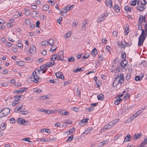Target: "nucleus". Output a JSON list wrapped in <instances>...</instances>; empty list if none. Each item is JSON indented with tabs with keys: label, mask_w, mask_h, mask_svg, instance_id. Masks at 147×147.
I'll list each match as a JSON object with an SVG mask.
<instances>
[{
	"label": "nucleus",
	"mask_w": 147,
	"mask_h": 147,
	"mask_svg": "<svg viewBox=\"0 0 147 147\" xmlns=\"http://www.w3.org/2000/svg\"><path fill=\"white\" fill-rule=\"evenodd\" d=\"M113 9L116 12H119L120 11V7L117 4L115 5L113 7Z\"/></svg>",
	"instance_id": "nucleus-10"
},
{
	"label": "nucleus",
	"mask_w": 147,
	"mask_h": 147,
	"mask_svg": "<svg viewBox=\"0 0 147 147\" xmlns=\"http://www.w3.org/2000/svg\"><path fill=\"white\" fill-rule=\"evenodd\" d=\"M136 0H134L131 2L130 4L131 5L135 6L136 4Z\"/></svg>",
	"instance_id": "nucleus-39"
},
{
	"label": "nucleus",
	"mask_w": 147,
	"mask_h": 147,
	"mask_svg": "<svg viewBox=\"0 0 147 147\" xmlns=\"http://www.w3.org/2000/svg\"><path fill=\"white\" fill-rule=\"evenodd\" d=\"M5 124H4L3 125H2L0 127V129L2 130H4L5 128Z\"/></svg>",
	"instance_id": "nucleus-56"
},
{
	"label": "nucleus",
	"mask_w": 147,
	"mask_h": 147,
	"mask_svg": "<svg viewBox=\"0 0 147 147\" xmlns=\"http://www.w3.org/2000/svg\"><path fill=\"white\" fill-rule=\"evenodd\" d=\"M136 117V115H134L133 116H131L129 118L131 119V121H132L133 119H134Z\"/></svg>",
	"instance_id": "nucleus-54"
},
{
	"label": "nucleus",
	"mask_w": 147,
	"mask_h": 147,
	"mask_svg": "<svg viewBox=\"0 0 147 147\" xmlns=\"http://www.w3.org/2000/svg\"><path fill=\"white\" fill-rule=\"evenodd\" d=\"M145 35H147V24H146L145 25Z\"/></svg>",
	"instance_id": "nucleus-46"
},
{
	"label": "nucleus",
	"mask_w": 147,
	"mask_h": 147,
	"mask_svg": "<svg viewBox=\"0 0 147 147\" xmlns=\"http://www.w3.org/2000/svg\"><path fill=\"white\" fill-rule=\"evenodd\" d=\"M54 111H50L48 110H46V113L48 114H52L54 113Z\"/></svg>",
	"instance_id": "nucleus-37"
},
{
	"label": "nucleus",
	"mask_w": 147,
	"mask_h": 147,
	"mask_svg": "<svg viewBox=\"0 0 147 147\" xmlns=\"http://www.w3.org/2000/svg\"><path fill=\"white\" fill-rule=\"evenodd\" d=\"M82 68H80L76 69V70H74V72H77L78 71H82Z\"/></svg>",
	"instance_id": "nucleus-59"
},
{
	"label": "nucleus",
	"mask_w": 147,
	"mask_h": 147,
	"mask_svg": "<svg viewBox=\"0 0 147 147\" xmlns=\"http://www.w3.org/2000/svg\"><path fill=\"white\" fill-rule=\"evenodd\" d=\"M34 92L37 93H39L42 92V90L41 89H38V90L34 91Z\"/></svg>",
	"instance_id": "nucleus-57"
},
{
	"label": "nucleus",
	"mask_w": 147,
	"mask_h": 147,
	"mask_svg": "<svg viewBox=\"0 0 147 147\" xmlns=\"http://www.w3.org/2000/svg\"><path fill=\"white\" fill-rule=\"evenodd\" d=\"M57 78H60L62 79H64V76H63V74L61 72H58L55 74Z\"/></svg>",
	"instance_id": "nucleus-5"
},
{
	"label": "nucleus",
	"mask_w": 147,
	"mask_h": 147,
	"mask_svg": "<svg viewBox=\"0 0 147 147\" xmlns=\"http://www.w3.org/2000/svg\"><path fill=\"white\" fill-rule=\"evenodd\" d=\"M142 134L141 133L136 134L134 136L133 138H140L142 137Z\"/></svg>",
	"instance_id": "nucleus-22"
},
{
	"label": "nucleus",
	"mask_w": 147,
	"mask_h": 147,
	"mask_svg": "<svg viewBox=\"0 0 147 147\" xmlns=\"http://www.w3.org/2000/svg\"><path fill=\"white\" fill-rule=\"evenodd\" d=\"M62 17H60L59 19H58L57 20V22H58L59 24H60V22H61L62 20Z\"/></svg>",
	"instance_id": "nucleus-62"
},
{
	"label": "nucleus",
	"mask_w": 147,
	"mask_h": 147,
	"mask_svg": "<svg viewBox=\"0 0 147 147\" xmlns=\"http://www.w3.org/2000/svg\"><path fill=\"white\" fill-rule=\"evenodd\" d=\"M70 133V131L69 130L67 132H65L64 133V135L65 136V137H66L67 136L69 135Z\"/></svg>",
	"instance_id": "nucleus-41"
},
{
	"label": "nucleus",
	"mask_w": 147,
	"mask_h": 147,
	"mask_svg": "<svg viewBox=\"0 0 147 147\" xmlns=\"http://www.w3.org/2000/svg\"><path fill=\"white\" fill-rule=\"evenodd\" d=\"M5 116V115L3 113V112L2 110H1V111L0 112V117H3Z\"/></svg>",
	"instance_id": "nucleus-42"
},
{
	"label": "nucleus",
	"mask_w": 147,
	"mask_h": 147,
	"mask_svg": "<svg viewBox=\"0 0 147 147\" xmlns=\"http://www.w3.org/2000/svg\"><path fill=\"white\" fill-rule=\"evenodd\" d=\"M118 81V80L115 78V80L114 81L113 84V87L117 86L119 83Z\"/></svg>",
	"instance_id": "nucleus-17"
},
{
	"label": "nucleus",
	"mask_w": 147,
	"mask_h": 147,
	"mask_svg": "<svg viewBox=\"0 0 147 147\" xmlns=\"http://www.w3.org/2000/svg\"><path fill=\"white\" fill-rule=\"evenodd\" d=\"M54 64V62H47L45 65V66L46 67H50L52 66H53V65Z\"/></svg>",
	"instance_id": "nucleus-15"
},
{
	"label": "nucleus",
	"mask_w": 147,
	"mask_h": 147,
	"mask_svg": "<svg viewBox=\"0 0 147 147\" xmlns=\"http://www.w3.org/2000/svg\"><path fill=\"white\" fill-rule=\"evenodd\" d=\"M32 9H36L37 7V6L36 5H32L31 6Z\"/></svg>",
	"instance_id": "nucleus-64"
},
{
	"label": "nucleus",
	"mask_w": 147,
	"mask_h": 147,
	"mask_svg": "<svg viewBox=\"0 0 147 147\" xmlns=\"http://www.w3.org/2000/svg\"><path fill=\"white\" fill-rule=\"evenodd\" d=\"M9 120L10 121H13L12 123H15L16 121L13 118H10Z\"/></svg>",
	"instance_id": "nucleus-51"
},
{
	"label": "nucleus",
	"mask_w": 147,
	"mask_h": 147,
	"mask_svg": "<svg viewBox=\"0 0 147 147\" xmlns=\"http://www.w3.org/2000/svg\"><path fill=\"white\" fill-rule=\"evenodd\" d=\"M71 32H67L65 35V39H68L70 36L71 35Z\"/></svg>",
	"instance_id": "nucleus-20"
},
{
	"label": "nucleus",
	"mask_w": 147,
	"mask_h": 147,
	"mask_svg": "<svg viewBox=\"0 0 147 147\" xmlns=\"http://www.w3.org/2000/svg\"><path fill=\"white\" fill-rule=\"evenodd\" d=\"M105 16V15L104 14L101 15L100 17H99L97 20L98 22H99L104 20L106 18Z\"/></svg>",
	"instance_id": "nucleus-9"
},
{
	"label": "nucleus",
	"mask_w": 147,
	"mask_h": 147,
	"mask_svg": "<svg viewBox=\"0 0 147 147\" xmlns=\"http://www.w3.org/2000/svg\"><path fill=\"white\" fill-rule=\"evenodd\" d=\"M140 1L141 3V4L140 5V6L138 7H136V8L137 10H138L140 11H142L144 10L145 9L144 6L146 4H145V3H143L142 1L141 0H140Z\"/></svg>",
	"instance_id": "nucleus-4"
},
{
	"label": "nucleus",
	"mask_w": 147,
	"mask_h": 147,
	"mask_svg": "<svg viewBox=\"0 0 147 147\" xmlns=\"http://www.w3.org/2000/svg\"><path fill=\"white\" fill-rule=\"evenodd\" d=\"M45 66H45V65H44L40 66V71H42L43 70L42 69H44L45 67H46Z\"/></svg>",
	"instance_id": "nucleus-52"
},
{
	"label": "nucleus",
	"mask_w": 147,
	"mask_h": 147,
	"mask_svg": "<svg viewBox=\"0 0 147 147\" xmlns=\"http://www.w3.org/2000/svg\"><path fill=\"white\" fill-rule=\"evenodd\" d=\"M22 140L23 141H28L31 144H32V141H30V138H22Z\"/></svg>",
	"instance_id": "nucleus-36"
},
{
	"label": "nucleus",
	"mask_w": 147,
	"mask_h": 147,
	"mask_svg": "<svg viewBox=\"0 0 147 147\" xmlns=\"http://www.w3.org/2000/svg\"><path fill=\"white\" fill-rule=\"evenodd\" d=\"M37 12L36 11H33L31 14L32 17H36V16L37 15Z\"/></svg>",
	"instance_id": "nucleus-30"
},
{
	"label": "nucleus",
	"mask_w": 147,
	"mask_h": 147,
	"mask_svg": "<svg viewBox=\"0 0 147 147\" xmlns=\"http://www.w3.org/2000/svg\"><path fill=\"white\" fill-rule=\"evenodd\" d=\"M36 75V73L35 71H34L32 73V75H31L30 76V78L31 79H32V80H33L34 78H35V76H37Z\"/></svg>",
	"instance_id": "nucleus-26"
},
{
	"label": "nucleus",
	"mask_w": 147,
	"mask_h": 147,
	"mask_svg": "<svg viewBox=\"0 0 147 147\" xmlns=\"http://www.w3.org/2000/svg\"><path fill=\"white\" fill-rule=\"evenodd\" d=\"M89 56L90 55H88L87 54H86L85 55L83 56V57L82 58V60H83L84 59H86L88 57H89Z\"/></svg>",
	"instance_id": "nucleus-43"
},
{
	"label": "nucleus",
	"mask_w": 147,
	"mask_h": 147,
	"mask_svg": "<svg viewBox=\"0 0 147 147\" xmlns=\"http://www.w3.org/2000/svg\"><path fill=\"white\" fill-rule=\"evenodd\" d=\"M105 3L106 4L107 6L109 5L108 4H109L110 5V7L112 6V2L111 0H106Z\"/></svg>",
	"instance_id": "nucleus-16"
},
{
	"label": "nucleus",
	"mask_w": 147,
	"mask_h": 147,
	"mask_svg": "<svg viewBox=\"0 0 147 147\" xmlns=\"http://www.w3.org/2000/svg\"><path fill=\"white\" fill-rule=\"evenodd\" d=\"M128 61L126 60H124L121 61L120 63V65L121 67L124 68V67L126 66L127 64Z\"/></svg>",
	"instance_id": "nucleus-7"
},
{
	"label": "nucleus",
	"mask_w": 147,
	"mask_h": 147,
	"mask_svg": "<svg viewBox=\"0 0 147 147\" xmlns=\"http://www.w3.org/2000/svg\"><path fill=\"white\" fill-rule=\"evenodd\" d=\"M22 90H20L18 91L15 90L13 92V93L16 94L18 93H21L22 92Z\"/></svg>",
	"instance_id": "nucleus-40"
},
{
	"label": "nucleus",
	"mask_w": 147,
	"mask_h": 147,
	"mask_svg": "<svg viewBox=\"0 0 147 147\" xmlns=\"http://www.w3.org/2000/svg\"><path fill=\"white\" fill-rule=\"evenodd\" d=\"M20 40H19L18 41V43L17 45V46L18 47H22L23 46V45L22 44L20 43Z\"/></svg>",
	"instance_id": "nucleus-47"
},
{
	"label": "nucleus",
	"mask_w": 147,
	"mask_h": 147,
	"mask_svg": "<svg viewBox=\"0 0 147 147\" xmlns=\"http://www.w3.org/2000/svg\"><path fill=\"white\" fill-rule=\"evenodd\" d=\"M125 9V11H127L131 12L133 10V8L131 7H129L128 5L125 6L124 7Z\"/></svg>",
	"instance_id": "nucleus-11"
},
{
	"label": "nucleus",
	"mask_w": 147,
	"mask_h": 147,
	"mask_svg": "<svg viewBox=\"0 0 147 147\" xmlns=\"http://www.w3.org/2000/svg\"><path fill=\"white\" fill-rule=\"evenodd\" d=\"M75 60L74 57L73 58V57H70L69 58H68V62H72L74 61Z\"/></svg>",
	"instance_id": "nucleus-32"
},
{
	"label": "nucleus",
	"mask_w": 147,
	"mask_h": 147,
	"mask_svg": "<svg viewBox=\"0 0 147 147\" xmlns=\"http://www.w3.org/2000/svg\"><path fill=\"white\" fill-rule=\"evenodd\" d=\"M23 123H24L23 125H27L29 124V122L28 121L24 120L23 121Z\"/></svg>",
	"instance_id": "nucleus-44"
},
{
	"label": "nucleus",
	"mask_w": 147,
	"mask_h": 147,
	"mask_svg": "<svg viewBox=\"0 0 147 147\" xmlns=\"http://www.w3.org/2000/svg\"><path fill=\"white\" fill-rule=\"evenodd\" d=\"M129 28L128 27H126L125 28V32H126V33L125 34V35H127L128 33L129 32V31H128V30Z\"/></svg>",
	"instance_id": "nucleus-53"
},
{
	"label": "nucleus",
	"mask_w": 147,
	"mask_h": 147,
	"mask_svg": "<svg viewBox=\"0 0 147 147\" xmlns=\"http://www.w3.org/2000/svg\"><path fill=\"white\" fill-rule=\"evenodd\" d=\"M22 96H23V95L19 96L18 95H16L14 97L15 100L18 102V101L20 100Z\"/></svg>",
	"instance_id": "nucleus-13"
},
{
	"label": "nucleus",
	"mask_w": 147,
	"mask_h": 147,
	"mask_svg": "<svg viewBox=\"0 0 147 147\" xmlns=\"http://www.w3.org/2000/svg\"><path fill=\"white\" fill-rule=\"evenodd\" d=\"M112 127L110 125L109 123H108L107 125H105L103 128V129L104 130H106L107 129H110Z\"/></svg>",
	"instance_id": "nucleus-25"
},
{
	"label": "nucleus",
	"mask_w": 147,
	"mask_h": 147,
	"mask_svg": "<svg viewBox=\"0 0 147 147\" xmlns=\"http://www.w3.org/2000/svg\"><path fill=\"white\" fill-rule=\"evenodd\" d=\"M49 8V6L46 5L43 6V9L44 10H47Z\"/></svg>",
	"instance_id": "nucleus-35"
},
{
	"label": "nucleus",
	"mask_w": 147,
	"mask_h": 147,
	"mask_svg": "<svg viewBox=\"0 0 147 147\" xmlns=\"http://www.w3.org/2000/svg\"><path fill=\"white\" fill-rule=\"evenodd\" d=\"M35 78H34L33 80L31 79V80L34 81L35 83H38L39 80V77L38 76H35Z\"/></svg>",
	"instance_id": "nucleus-14"
},
{
	"label": "nucleus",
	"mask_w": 147,
	"mask_h": 147,
	"mask_svg": "<svg viewBox=\"0 0 147 147\" xmlns=\"http://www.w3.org/2000/svg\"><path fill=\"white\" fill-rule=\"evenodd\" d=\"M130 76L129 74H127V75L126 78L127 80H128L130 79Z\"/></svg>",
	"instance_id": "nucleus-63"
},
{
	"label": "nucleus",
	"mask_w": 147,
	"mask_h": 147,
	"mask_svg": "<svg viewBox=\"0 0 147 147\" xmlns=\"http://www.w3.org/2000/svg\"><path fill=\"white\" fill-rule=\"evenodd\" d=\"M122 100V99L120 98V97H119V98L116 99L115 102V105H118L119 104L121 101Z\"/></svg>",
	"instance_id": "nucleus-19"
},
{
	"label": "nucleus",
	"mask_w": 147,
	"mask_h": 147,
	"mask_svg": "<svg viewBox=\"0 0 147 147\" xmlns=\"http://www.w3.org/2000/svg\"><path fill=\"white\" fill-rule=\"evenodd\" d=\"M120 71V68L119 66L116 67L115 69L114 70L115 73H117L119 72Z\"/></svg>",
	"instance_id": "nucleus-33"
},
{
	"label": "nucleus",
	"mask_w": 147,
	"mask_h": 147,
	"mask_svg": "<svg viewBox=\"0 0 147 147\" xmlns=\"http://www.w3.org/2000/svg\"><path fill=\"white\" fill-rule=\"evenodd\" d=\"M144 110V109H140V110L138 111L137 112V113H138L137 114L139 115L141 113H142L143 112Z\"/></svg>",
	"instance_id": "nucleus-50"
},
{
	"label": "nucleus",
	"mask_w": 147,
	"mask_h": 147,
	"mask_svg": "<svg viewBox=\"0 0 147 147\" xmlns=\"http://www.w3.org/2000/svg\"><path fill=\"white\" fill-rule=\"evenodd\" d=\"M146 35H145V32L144 29H142L141 34L138 38V46H140L143 43L144 41L145 40Z\"/></svg>",
	"instance_id": "nucleus-1"
},
{
	"label": "nucleus",
	"mask_w": 147,
	"mask_h": 147,
	"mask_svg": "<svg viewBox=\"0 0 147 147\" xmlns=\"http://www.w3.org/2000/svg\"><path fill=\"white\" fill-rule=\"evenodd\" d=\"M143 22V16H140L139 19V24H142Z\"/></svg>",
	"instance_id": "nucleus-28"
},
{
	"label": "nucleus",
	"mask_w": 147,
	"mask_h": 147,
	"mask_svg": "<svg viewBox=\"0 0 147 147\" xmlns=\"http://www.w3.org/2000/svg\"><path fill=\"white\" fill-rule=\"evenodd\" d=\"M86 110L88 111H90L93 110H94V109L93 108V107H91L90 108H86Z\"/></svg>",
	"instance_id": "nucleus-45"
},
{
	"label": "nucleus",
	"mask_w": 147,
	"mask_h": 147,
	"mask_svg": "<svg viewBox=\"0 0 147 147\" xmlns=\"http://www.w3.org/2000/svg\"><path fill=\"white\" fill-rule=\"evenodd\" d=\"M23 119H22L21 120L20 118H18L17 120L18 122L19 123H21L22 124H24V123H23Z\"/></svg>",
	"instance_id": "nucleus-31"
},
{
	"label": "nucleus",
	"mask_w": 147,
	"mask_h": 147,
	"mask_svg": "<svg viewBox=\"0 0 147 147\" xmlns=\"http://www.w3.org/2000/svg\"><path fill=\"white\" fill-rule=\"evenodd\" d=\"M56 138H38L36 140L37 141L41 142H46L49 141H51L52 142H54L56 140Z\"/></svg>",
	"instance_id": "nucleus-2"
},
{
	"label": "nucleus",
	"mask_w": 147,
	"mask_h": 147,
	"mask_svg": "<svg viewBox=\"0 0 147 147\" xmlns=\"http://www.w3.org/2000/svg\"><path fill=\"white\" fill-rule=\"evenodd\" d=\"M147 138L146 139L144 140L142 142L141 144V146L142 147H144L146 144H147Z\"/></svg>",
	"instance_id": "nucleus-24"
},
{
	"label": "nucleus",
	"mask_w": 147,
	"mask_h": 147,
	"mask_svg": "<svg viewBox=\"0 0 147 147\" xmlns=\"http://www.w3.org/2000/svg\"><path fill=\"white\" fill-rule=\"evenodd\" d=\"M97 53V51L96 48H94L91 52V54L93 56H94L96 55Z\"/></svg>",
	"instance_id": "nucleus-18"
},
{
	"label": "nucleus",
	"mask_w": 147,
	"mask_h": 147,
	"mask_svg": "<svg viewBox=\"0 0 147 147\" xmlns=\"http://www.w3.org/2000/svg\"><path fill=\"white\" fill-rule=\"evenodd\" d=\"M97 98L98 100H103L104 96V95L102 94H100L97 96Z\"/></svg>",
	"instance_id": "nucleus-23"
},
{
	"label": "nucleus",
	"mask_w": 147,
	"mask_h": 147,
	"mask_svg": "<svg viewBox=\"0 0 147 147\" xmlns=\"http://www.w3.org/2000/svg\"><path fill=\"white\" fill-rule=\"evenodd\" d=\"M26 24L27 25H28L30 23V20L29 19H27L25 21Z\"/></svg>",
	"instance_id": "nucleus-55"
},
{
	"label": "nucleus",
	"mask_w": 147,
	"mask_h": 147,
	"mask_svg": "<svg viewBox=\"0 0 147 147\" xmlns=\"http://www.w3.org/2000/svg\"><path fill=\"white\" fill-rule=\"evenodd\" d=\"M18 102H17L15 100L12 103V105L13 106H14L16 105L18 103Z\"/></svg>",
	"instance_id": "nucleus-49"
},
{
	"label": "nucleus",
	"mask_w": 147,
	"mask_h": 147,
	"mask_svg": "<svg viewBox=\"0 0 147 147\" xmlns=\"http://www.w3.org/2000/svg\"><path fill=\"white\" fill-rule=\"evenodd\" d=\"M107 140H106V141H103L100 142L98 144V146L99 147H101L102 146L105 144L107 143Z\"/></svg>",
	"instance_id": "nucleus-21"
},
{
	"label": "nucleus",
	"mask_w": 147,
	"mask_h": 147,
	"mask_svg": "<svg viewBox=\"0 0 147 147\" xmlns=\"http://www.w3.org/2000/svg\"><path fill=\"white\" fill-rule=\"evenodd\" d=\"M54 55H55L56 59L57 61L59 60L60 58H61V55H59L57 54H55Z\"/></svg>",
	"instance_id": "nucleus-29"
},
{
	"label": "nucleus",
	"mask_w": 147,
	"mask_h": 147,
	"mask_svg": "<svg viewBox=\"0 0 147 147\" xmlns=\"http://www.w3.org/2000/svg\"><path fill=\"white\" fill-rule=\"evenodd\" d=\"M36 50V48L35 47L34 45H32L30 47L29 51L30 53H34Z\"/></svg>",
	"instance_id": "nucleus-8"
},
{
	"label": "nucleus",
	"mask_w": 147,
	"mask_h": 147,
	"mask_svg": "<svg viewBox=\"0 0 147 147\" xmlns=\"http://www.w3.org/2000/svg\"><path fill=\"white\" fill-rule=\"evenodd\" d=\"M116 78L118 80V82L121 85L123 82L124 76L123 74H120V76H118Z\"/></svg>",
	"instance_id": "nucleus-3"
},
{
	"label": "nucleus",
	"mask_w": 147,
	"mask_h": 147,
	"mask_svg": "<svg viewBox=\"0 0 147 147\" xmlns=\"http://www.w3.org/2000/svg\"><path fill=\"white\" fill-rule=\"evenodd\" d=\"M118 34V32L117 31H114L113 32V36H116Z\"/></svg>",
	"instance_id": "nucleus-48"
},
{
	"label": "nucleus",
	"mask_w": 147,
	"mask_h": 147,
	"mask_svg": "<svg viewBox=\"0 0 147 147\" xmlns=\"http://www.w3.org/2000/svg\"><path fill=\"white\" fill-rule=\"evenodd\" d=\"M135 80L136 81H140L142 80V78H140V77L138 76H136L135 78Z\"/></svg>",
	"instance_id": "nucleus-34"
},
{
	"label": "nucleus",
	"mask_w": 147,
	"mask_h": 147,
	"mask_svg": "<svg viewBox=\"0 0 147 147\" xmlns=\"http://www.w3.org/2000/svg\"><path fill=\"white\" fill-rule=\"evenodd\" d=\"M47 43H49V45L52 46L54 44V40L53 39H49L47 41Z\"/></svg>",
	"instance_id": "nucleus-12"
},
{
	"label": "nucleus",
	"mask_w": 147,
	"mask_h": 147,
	"mask_svg": "<svg viewBox=\"0 0 147 147\" xmlns=\"http://www.w3.org/2000/svg\"><path fill=\"white\" fill-rule=\"evenodd\" d=\"M56 58L55 57V55H53L52 57L51 58V60L53 61V62H54V61L56 59Z\"/></svg>",
	"instance_id": "nucleus-60"
},
{
	"label": "nucleus",
	"mask_w": 147,
	"mask_h": 147,
	"mask_svg": "<svg viewBox=\"0 0 147 147\" xmlns=\"http://www.w3.org/2000/svg\"><path fill=\"white\" fill-rule=\"evenodd\" d=\"M121 57L123 58H125L126 57L125 53L124 52V53H123L121 55Z\"/></svg>",
	"instance_id": "nucleus-61"
},
{
	"label": "nucleus",
	"mask_w": 147,
	"mask_h": 147,
	"mask_svg": "<svg viewBox=\"0 0 147 147\" xmlns=\"http://www.w3.org/2000/svg\"><path fill=\"white\" fill-rule=\"evenodd\" d=\"M89 119L88 118H86L85 119H83L81 121V122L82 123H87V121L89 120Z\"/></svg>",
	"instance_id": "nucleus-38"
},
{
	"label": "nucleus",
	"mask_w": 147,
	"mask_h": 147,
	"mask_svg": "<svg viewBox=\"0 0 147 147\" xmlns=\"http://www.w3.org/2000/svg\"><path fill=\"white\" fill-rule=\"evenodd\" d=\"M10 109L9 108H5L3 109L2 111L3 112V113L5 116H7L9 113Z\"/></svg>",
	"instance_id": "nucleus-6"
},
{
	"label": "nucleus",
	"mask_w": 147,
	"mask_h": 147,
	"mask_svg": "<svg viewBox=\"0 0 147 147\" xmlns=\"http://www.w3.org/2000/svg\"><path fill=\"white\" fill-rule=\"evenodd\" d=\"M40 24V22L39 21H37L36 23V27H39V24Z\"/></svg>",
	"instance_id": "nucleus-58"
},
{
	"label": "nucleus",
	"mask_w": 147,
	"mask_h": 147,
	"mask_svg": "<svg viewBox=\"0 0 147 147\" xmlns=\"http://www.w3.org/2000/svg\"><path fill=\"white\" fill-rule=\"evenodd\" d=\"M17 64L18 65L20 66H23L24 65L23 61H16Z\"/></svg>",
	"instance_id": "nucleus-27"
}]
</instances>
